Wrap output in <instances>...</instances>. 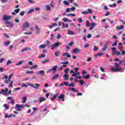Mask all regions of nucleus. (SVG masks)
Segmentation results:
<instances>
[{"instance_id":"obj_7","label":"nucleus","mask_w":125,"mask_h":125,"mask_svg":"<svg viewBox=\"0 0 125 125\" xmlns=\"http://www.w3.org/2000/svg\"><path fill=\"white\" fill-rule=\"evenodd\" d=\"M73 52L75 54H78V53H80V52H81V50L78 48H75L73 49Z\"/></svg>"},{"instance_id":"obj_23","label":"nucleus","mask_w":125,"mask_h":125,"mask_svg":"<svg viewBox=\"0 0 125 125\" xmlns=\"http://www.w3.org/2000/svg\"><path fill=\"white\" fill-rule=\"evenodd\" d=\"M40 48H45L46 47V44H42L39 46Z\"/></svg>"},{"instance_id":"obj_6","label":"nucleus","mask_w":125,"mask_h":125,"mask_svg":"<svg viewBox=\"0 0 125 125\" xmlns=\"http://www.w3.org/2000/svg\"><path fill=\"white\" fill-rule=\"evenodd\" d=\"M57 68H58V67L56 65L53 66L52 67L51 70L53 71V74H55V73H56V71H57Z\"/></svg>"},{"instance_id":"obj_25","label":"nucleus","mask_w":125,"mask_h":125,"mask_svg":"<svg viewBox=\"0 0 125 125\" xmlns=\"http://www.w3.org/2000/svg\"><path fill=\"white\" fill-rule=\"evenodd\" d=\"M3 107H4V108H5L6 109V110H8L9 109V106L5 104H4L3 105Z\"/></svg>"},{"instance_id":"obj_36","label":"nucleus","mask_w":125,"mask_h":125,"mask_svg":"<svg viewBox=\"0 0 125 125\" xmlns=\"http://www.w3.org/2000/svg\"><path fill=\"white\" fill-rule=\"evenodd\" d=\"M15 13H19V11H20V8L16 9L14 10Z\"/></svg>"},{"instance_id":"obj_43","label":"nucleus","mask_w":125,"mask_h":125,"mask_svg":"<svg viewBox=\"0 0 125 125\" xmlns=\"http://www.w3.org/2000/svg\"><path fill=\"white\" fill-rule=\"evenodd\" d=\"M22 63H23V62L20 61V62H19V63H16V66H18L19 65H21V64H22Z\"/></svg>"},{"instance_id":"obj_5","label":"nucleus","mask_w":125,"mask_h":125,"mask_svg":"<svg viewBox=\"0 0 125 125\" xmlns=\"http://www.w3.org/2000/svg\"><path fill=\"white\" fill-rule=\"evenodd\" d=\"M11 18H12V17L8 15H4L3 16V20L4 21H8V20H10Z\"/></svg>"},{"instance_id":"obj_14","label":"nucleus","mask_w":125,"mask_h":125,"mask_svg":"<svg viewBox=\"0 0 125 125\" xmlns=\"http://www.w3.org/2000/svg\"><path fill=\"white\" fill-rule=\"evenodd\" d=\"M39 101H40V103H42V102H43V101H46V98L40 97L39 98Z\"/></svg>"},{"instance_id":"obj_12","label":"nucleus","mask_w":125,"mask_h":125,"mask_svg":"<svg viewBox=\"0 0 125 125\" xmlns=\"http://www.w3.org/2000/svg\"><path fill=\"white\" fill-rule=\"evenodd\" d=\"M124 28H125V25H121L120 26H117L116 27V29L117 30H123V29H124Z\"/></svg>"},{"instance_id":"obj_30","label":"nucleus","mask_w":125,"mask_h":125,"mask_svg":"<svg viewBox=\"0 0 125 125\" xmlns=\"http://www.w3.org/2000/svg\"><path fill=\"white\" fill-rule=\"evenodd\" d=\"M39 74L40 75H44V71H43V70H40V71H39Z\"/></svg>"},{"instance_id":"obj_20","label":"nucleus","mask_w":125,"mask_h":125,"mask_svg":"<svg viewBox=\"0 0 125 125\" xmlns=\"http://www.w3.org/2000/svg\"><path fill=\"white\" fill-rule=\"evenodd\" d=\"M15 107L17 108H24V106L23 105H19V104H16L15 105Z\"/></svg>"},{"instance_id":"obj_16","label":"nucleus","mask_w":125,"mask_h":125,"mask_svg":"<svg viewBox=\"0 0 125 125\" xmlns=\"http://www.w3.org/2000/svg\"><path fill=\"white\" fill-rule=\"evenodd\" d=\"M83 78L85 79V80H88L90 78V75L89 74H87L85 76H83Z\"/></svg>"},{"instance_id":"obj_45","label":"nucleus","mask_w":125,"mask_h":125,"mask_svg":"<svg viewBox=\"0 0 125 125\" xmlns=\"http://www.w3.org/2000/svg\"><path fill=\"white\" fill-rule=\"evenodd\" d=\"M82 14H83V15L85 14V15H86L88 14V12H86V11H83L82 12Z\"/></svg>"},{"instance_id":"obj_49","label":"nucleus","mask_w":125,"mask_h":125,"mask_svg":"<svg viewBox=\"0 0 125 125\" xmlns=\"http://www.w3.org/2000/svg\"><path fill=\"white\" fill-rule=\"evenodd\" d=\"M4 60H5V59L2 58L0 59V63H2V62H3V61H4Z\"/></svg>"},{"instance_id":"obj_22","label":"nucleus","mask_w":125,"mask_h":125,"mask_svg":"<svg viewBox=\"0 0 125 125\" xmlns=\"http://www.w3.org/2000/svg\"><path fill=\"white\" fill-rule=\"evenodd\" d=\"M26 100H27V97L25 96L22 98V100L21 101L22 103H25L26 102Z\"/></svg>"},{"instance_id":"obj_19","label":"nucleus","mask_w":125,"mask_h":125,"mask_svg":"<svg viewBox=\"0 0 125 125\" xmlns=\"http://www.w3.org/2000/svg\"><path fill=\"white\" fill-rule=\"evenodd\" d=\"M59 77V75L58 74H56L55 75L53 76V80H56V79H58V78Z\"/></svg>"},{"instance_id":"obj_51","label":"nucleus","mask_w":125,"mask_h":125,"mask_svg":"<svg viewBox=\"0 0 125 125\" xmlns=\"http://www.w3.org/2000/svg\"><path fill=\"white\" fill-rule=\"evenodd\" d=\"M68 34V35H74V32L72 31H69Z\"/></svg>"},{"instance_id":"obj_15","label":"nucleus","mask_w":125,"mask_h":125,"mask_svg":"<svg viewBox=\"0 0 125 125\" xmlns=\"http://www.w3.org/2000/svg\"><path fill=\"white\" fill-rule=\"evenodd\" d=\"M28 50H31V48L27 47L26 48H24L22 50H21V52H24V51H27Z\"/></svg>"},{"instance_id":"obj_55","label":"nucleus","mask_w":125,"mask_h":125,"mask_svg":"<svg viewBox=\"0 0 125 125\" xmlns=\"http://www.w3.org/2000/svg\"><path fill=\"white\" fill-rule=\"evenodd\" d=\"M50 6L51 7H54V3H53V1H52L50 3Z\"/></svg>"},{"instance_id":"obj_11","label":"nucleus","mask_w":125,"mask_h":125,"mask_svg":"<svg viewBox=\"0 0 125 125\" xmlns=\"http://www.w3.org/2000/svg\"><path fill=\"white\" fill-rule=\"evenodd\" d=\"M35 29L37 31V34H40V33H41V29H40V27H39V26L36 25Z\"/></svg>"},{"instance_id":"obj_13","label":"nucleus","mask_w":125,"mask_h":125,"mask_svg":"<svg viewBox=\"0 0 125 125\" xmlns=\"http://www.w3.org/2000/svg\"><path fill=\"white\" fill-rule=\"evenodd\" d=\"M63 79L65 81H68L69 80V74H64L63 75Z\"/></svg>"},{"instance_id":"obj_47","label":"nucleus","mask_w":125,"mask_h":125,"mask_svg":"<svg viewBox=\"0 0 125 125\" xmlns=\"http://www.w3.org/2000/svg\"><path fill=\"white\" fill-rule=\"evenodd\" d=\"M78 21L79 22V23H83V18H80L78 19Z\"/></svg>"},{"instance_id":"obj_38","label":"nucleus","mask_w":125,"mask_h":125,"mask_svg":"<svg viewBox=\"0 0 125 125\" xmlns=\"http://www.w3.org/2000/svg\"><path fill=\"white\" fill-rule=\"evenodd\" d=\"M45 58V54H42L41 56L39 57V58Z\"/></svg>"},{"instance_id":"obj_58","label":"nucleus","mask_w":125,"mask_h":125,"mask_svg":"<svg viewBox=\"0 0 125 125\" xmlns=\"http://www.w3.org/2000/svg\"><path fill=\"white\" fill-rule=\"evenodd\" d=\"M26 74H34V71H26Z\"/></svg>"},{"instance_id":"obj_27","label":"nucleus","mask_w":125,"mask_h":125,"mask_svg":"<svg viewBox=\"0 0 125 125\" xmlns=\"http://www.w3.org/2000/svg\"><path fill=\"white\" fill-rule=\"evenodd\" d=\"M68 90H71L72 91H74V92H76V89H75V88H71V87H70L68 88Z\"/></svg>"},{"instance_id":"obj_21","label":"nucleus","mask_w":125,"mask_h":125,"mask_svg":"<svg viewBox=\"0 0 125 125\" xmlns=\"http://www.w3.org/2000/svg\"><path fill=\"white\" fill-rule=\"evenodd\" d=\"M57 95H58V94H56L53 96V97L51 99V101H54V99L57 97Z\"/></svg>"},{"instance_id":"obj_1","label":"nucleus","mask_w":125,"mask_h":125,"mask_svg":"<svg viewBox=\"0 0 125 125\" xmlns=\"http://www.w3.org/2000/svg\"><path fill=\"white\" fill-rule=\"evenodd\" d=\"M114 66L115 68L112 67L111 69V72H123L124 71H122L123 70L122 67H120V63H117V62H115L114 63Z\"/></svg>"},{"instance_id":"obj_31","label":"nucleus","mask_w":125,"mask_h":125,"mask_svg":"<svg viewBox=\"0 0 125 125\" xmlns=\"http://www.w3.org/2000/svg\"><path fill=\"white\" fill-rule=\"evenodd\" d=\"M33 11H34V9H31L27 12V14H30V13H32V12H33Z\"/></svg>"},{"instance_id":"obj_54","label":"nucleus","mask_w":125,"mask_h":125,"mask_svg":"<svg viewBox=\"0 0 125 125\" xmlns=\"http://www.w3.org/2000/svg\"><path fill=\"white\" fill-rule=\"evenodd\" d=\"M91 26H92V27H93V28H94V27H95V26H96V23H95V22H92L91 23Z\"/></svg>"},{"instance_id":"obj_9","label":"nucleus","mask_w":125,"mask_h":125,"mask_svg":"<svg viewBox=\"0 0 125 125\" xmlns=\"http://www.w3.org/2000/svg\"><path fill=\"white\" fill-rule=\"evenodd\" d=\"M23 28H29V27H30V23L25 22L24 23H23Z\"/></svg>"},{"instance_id":"obj_44","label":"nucleus","mask_w":125,"mask_h":125,"mask_svg":"<svg viewBox=\"0 0 125 125\" xmlns=\"http://www.w3.org/2000/svg\"><path fill=\"white\" fill-rule=\"evenodd\" d=\"M24 35H31L32 34V32L30 31L29 32H24Z\"/></svg>"},{"instance_id":"obj_3","label":"nucleus","mask_w":125,"mask_h":125,"mask_svg":"<svg viewBox=\"0 0 125 125\" xmlns=\"http://www.w3.org/2000/svg\"><path fill=\"white\" fill-rule=\"evenodd\" d=\"M29 84L30 86H31V87H34V88H35V89H39V87L41 86V85L38 83H35V85L36 86H35L34 83H29Z\"/></svg>"},{"instance_id":"obj_18","label":"nucleus","mask_w":125,"mask_h":125,"mask_svg":"<svg viewBox=\"0 0 125 125\" xmlns=\"http://www.w3.org/2000/svg\"><path fill=\"white\" fill-rule=\"evenodd\" d=\"M3 44H4L5 46H8L10 44V42L9 41H6L4 42Z\"/></svg>"},{"instance_id":"obj_42","label":"nucleus","mask_w":125,"mask_h":125,"mask_svg":"<svg viewBox=\"0 0 125 125\" xmlns=\"http://www.w3.org/2000/svg\"><path fill=\"white\" fill-rule=\"evenodd\" d=\"M82 75H84L85 74H87V72L85 70H83L82 72Z\"/></svg>"},{"instance_id":"obj_61","label":"nucleus","mask_w":125,"mask_h":125,"mask_svg":"<svg viewBox=\"0 0 125 125\" xmlns=\"http://www.w3.org/2000/svg\"><path fill=\"white\" fill-rule=\"evenodd\" d=\"M14 82L13 81H11V83H10V86L11 87H13V83H14Z\"/></svg>"},{"instance_id":"obj_28","label":"nucleus","mask_w":125,"mask_h":125,"mask_svg":"<svg viewBox=\"0 0 125 125\" xmlns=\"http://www.w3.org/2000/svg\"><path fill=\"white\" fill-rule=\"evenodd\" d=\"M69 86H71V87H75V86H76V85L74 83H71L69 84Z\"/></svg>"},{"instance_id":"obj_10","label":"nucleus","mask_w":125,"mask_h":125,"mask_svg":"<svg viewBox=\"0 0 125 125\" xmlns=\"http://www.w3.org/2000/svg\"><path fill=\"white\" fill-rule=\"evenodd\" d=\"M6 25V27H8V25H9L11 27H14V24H13V23H12L11 22H9V21H7L5 23Z\"/></svg>"},{"instance_id":"obj_46","label":"nucleus","mask_w":125,"mask_h":125,"mask_svg":"<svg viewBox=\"0 0 125 125\" xmlns=\"http://www.w3.org/2000/svg\"><path fill=\"white\" fill-rule=\"evenodd\" d=\"M109 6H110V7H113V6L116 7V6H117V4H116V3H114L112 5H109Z\"/></svg>"},{"instance_id":"obj_50","label":"nucleus","mask_w":125,"mask_h":125,"mask_svg":"<svg viewBox=\"0 0 125 125\" xmlns=\"http://www.w3.org/2000/svg\"><path fill=\"white\" fill-rule=\"evenodd\" d=\"M70 10H71V11H75V10H76V7H72L70 8Z\"/></svg>"},{"instance_id":"obj_56","label":"nucleus","mask_w":125,"mask_h":125,"mask_svg":"<svg viewBox=\"0 0 125 125\" xmlns=\"http://www.w3.org/2000/svg\"><path fill=\"white\" fill-rule=\"evenodd\" d=\"M57 39H58V40H59V39H61V35H60V34H58L57 36Z\"/></svg>"},{"instance_id":"obj_64","label":"nucleus","mask_w":125,"mask_h":125,"mask_svg":"<svg viewBox=\"0 0 125 125\" xmlns=\"http://www.w3.org/2000/svg\"><path fill=\"white\" fill-rule=\"evenodd\" d=\"M88 13H92V10L91 9H88Z\"/></svg>"},{"instance_id":"obj_35","label":"nucleus","mask_w":125,"mask_h":125,"mask_svg":"<svg viewBox=\"0 0 125 125\" xmlns=\"http://www.w3.org/2000/svg\"><path fill=\"white\" fill-rule=\"evenodd\" d=\"M61 64H65V65H68V64H69V62L66 61V62H61Z\"/></svg>"},{"instance_id":"obj_2","label":"nucleus","mask_w":125,"mask_h":125,"mask_svg":"<svg viewBox=\"0 0 125 125\" xmlns=\"http://www.w3.org/2000/svg\"><path fill=\"white\" fill-rule=\"evenodd\" d=\"M62 44V43H61V42H57L53 44L50 45V47L52 50H54L56 47H59V46H60V45H61Z\"/></svg>"},{"instance_id":"obj_60","label":"nucleus","mask_w":125,"mask_h":125,"mask_svg":"<svg viewBox=\"0 0 125 125\" xmlns=\"http://www.w3.org/2000/svg\"><path fill=\"white\" fill-rule=\"evenodd\" d=\"M112 50L114 52H115V51H116V50H117V48L116 47H113L112 48Z\"/></svg>"},{"instance_id":"obj_37","label":"nucleus","mask_w":125,"mask_h":125,"mask_svg":"<svg viewBox=\"0 0 125 125\" xmlns=\"http://www.w3.org/2000/svg\"><path fill=\"white\" fill-rule=\"evenodd\" d=\"M24 14H25V12L24 11H21L20 13V15L21 16H24Z\"/></svg>"},{"instance_id":"obj_4","label":"nucleus","mask_w":125,"mask_h":125,"mask_svg":"<svg viewBox=\"0 0 125 125\" xmlns=\"http://www.w3.org/2000/svg\"><path fill=\"white\" fill-rule=\"evenodd\" d=\"M8 91V88H6L5 90L2 89L1 91H0V94H2L3 95L6 96V95H7Z\"/></svg>"},{"instance_id":"obj_48","label":"nucleus","mask_w":125,"mask_h":125,"mask_svg":"<svg viewBox=\"0 0 125 125\" xmlns=\"http://www.w3.org/2000/svg\"><path fill=\"white\" fill-rule=\"evenodd\" d=\"M74 44V42H71L68 43L69 46H72Z\"/></svg>"},{"instance_id":"obj_29","label":"nucleus","mask_w":125,"mask_h":125,"mask_svg":"<svg viewBox=\"0 0 125 125\" xmlns=\"http://www.w3.org/2000/svg\"><path fill=\"white\" fill-rule=\"evenodd\" d=\"M46 62H49V59L44 60V61H42V63L43 64H45Z\"/></svg>"},{"instance_id":"obj_39","label":"nucleus","mask_w":125,"mask_h":125,"mask_svg":"<svg viewBox=\"0 0 125 125\" xmlns=\"http://www.w3.org/2000/svg\"><path fill=\"white\" fill-rule=\"evenodd\" d=\"M79 83H81V85H83V84H84V83L83 82V80H80Z\"/></svg>"},{"instance_id":"obj_53","label":"nucleus","mask_w":125,"mask_h":125,"mask_svg":"<svg viewBox=\"0 0 125 125\" xmlns=\"http://www.w3.org/2000/svg\"><path fill=\"white\" fill-rule=\"evenodd\" d=\"M64 84L65 86H69V82H64Z\"/></svg>"},{"instance_id":"obj_8","label":"nucleus","mask_w":125,"mask_h":125,"mask_svg":"<svg viewBox=\"0 0 125 125\" xmlns=\"http://www.w3.org/2000/svg\"><path fill=\"white\" fill-rule=\"evenodd\" d=\"M58 99L64 101L65 100V95L61 94Z\"/></svg>"},{"instance_id":"obj_62","label":"nucleus","mask_w":125,"mask_h":125,"mask_svg":"<svg viewBox=\"0 0 125 125\" xmlns=\"http://www.w3.org/2000/svg\"><path fill=\"white\" fill-rule=\"evenodd\" d=\"M92 37V36L91 35V34H87V38L88 39H89V38H91Z\"/></svg>"},{"instance_id":"obj_40","label":"nucleus","mask_w":125,"mask_h":125,"mask_svg":"<svg viewBox=\"0 0 125 125\" xmlns=\"http://www.w3.org/2000/svg\"><path fill=\"white\" fill-rule=\"evenodd\" d=\"M46 10L49 11L51 10V8H50V7L48 5L46 6Z\"/></svg>"},{"instance_id":"obj_32","label":"nucleus","mask_w":125,"mask_h":125,"mask_svg":"<svg viewBox=\"0 0 125 125\" xmlns=\"http://www.w3.org/2000/svg\"><path fill=\"white\" fill-rule=\"evenodd\" d=\"M72 16L73 17H75L76 16V14H68L67 15V16Z\"/></svg>"},{"instance_id":"obj_59","label":"nucleus","mask_w":125,"mask_h":125,"mask_svg":"<svg viewBox=\"0 0 125 125\" xmlns=\"http://www.w3.org/2000/svg\"><path fill=\"white\" fill-rule=\"evenodd\" d=\"M91 60H92V58L90 57V58H88V59L86 60V61H87V62H89V61H91Z\"/></svg>"},{"instance_id":"obj_57","label":"nucleus","mask_w":125,"mask_h":125,"mask_svg":"<svg viewBox=\"0 0 125 125\" xmlns=\"http://www.w3.org/2000/svg\"><path fill=\"white\" fill-rule=\"evenodd\" d=\"M122 2H123V0H118L117 2V3L118 4H119V3H122Z\"/></svg>"},{"instance_id":"obj_17","label":"nucleus","mask_w":125,"mask_h":125,"mask_svg":"<svg viewBox=\"0 0 125 125\" xmlns=\"http://www.w3.org/2000/svg\"><path fill=\"white\" fill-rule=\"evenodd\" d=\"M114 54H117L118 56L122 57V54H121V52H119L118 51L116 52H114Z\"/></svg>"},{"instance_id":"obj_24","label":"nucleus","mask_w":125,"mask_h":125,"mask_svg":"<svg viewBox=\"0 0 125 125\" xmlns=\"http://www.w3.org/2000/svg\"><path fill=\"white\" fill-rule=\"evenodd\" d=\"M10 64H12V62L10 60H8L7 62V63L6 64V66H8V65H10Z\"/></svg>"},{"instance_id":"obj_33","label":"nucleus","mask_w":125,"mask_h":125,"mask_svg":"<svg viewBox=\"0 0 125 125\" xmlns=\"http://www.w3.org/2000/svg\"><path fill=\"white\" fill-rule=\"evenodd\" d=\"M69 70V68H66L64 70V72L65 73L64 75H68V70Z\"/></svg>"},{"instance_id":"obj_41","label":"nucleus","mask_w":125,"mask_h":125,"mask_svg":"<svg viewBox=\"0 0 125 125\" xmlns=\"http://www.w3.org/2000/svg\"><path fill=\"white\" fill-rule=\"evenodd\" d=\"M89 25H90V22H89V21H87L86 24V27H89Z\"/></svg>"},{"instance_id":"obj_52","label":"nucleus","mask_w":125,"mask_h":125,"mask_svg":"<svg viewBox=\"0 0 125 125\" xmlns=\"http://www.w3.org/2000/svg\"><path fill=\"white\" fill-rule=\"evenodd\" d=\"M112 46H117V40H115V42H114V44H112Z\"/></svg>"},{"instance_id":"obj_26","label":"nucleus","mask_w":125,"mask_h":125,"mask_svg":"<svg viewBox=\"0 0 125 125\" xmlns=\"http://www.w3.org/2000/svg\"><path fill=\"white\" fill-rule=\"evenodd\" d=\"M99 49V47H96V46L94 45V49H93L94 51H97V50H98Z\"/></svg>"},{"instance_id":"obj_34","label":"nucleus","mask_w":125,"mask_h":125,"mask_svg":"<svg viewBox=\"0 0 125 125\" xmlns=\"http://www.w3.org/2000/svg\"><path fill=\"white\" fill-rule=\"evenodd\" d=\"M63 3H64V4H65V5H69V4H70L69 2H68L66 0L63 1Z\"/></svg>"},{"instance_id":"obj_63","label":"nucleus","mask_w":125,"mask_h":125,"mask_svg":"<svg viewBox=\"0 0 125 125\" xmlns=\"http://www.w3.org/2000/svg\"><path fill=\"white\" fill-rule=\"evenodd\" d=\"M89 46V44H85L84 45V47L85 48H86L87 47H88Z\"/></svg>"}]
</instances>
